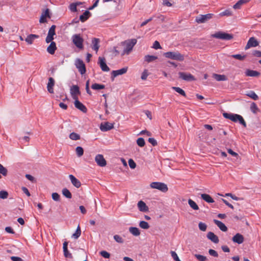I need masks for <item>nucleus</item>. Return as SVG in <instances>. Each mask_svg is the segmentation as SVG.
Wrapping results in <instances>:
<instances>
[{"instance_id": "19", "label": "nucleus", "mask_w": 261, "mask_h": 261, "mask_svg": "<svg viewBox=\"0 0 261 261\" xmlns=\"http://www.w3.org/2000/svg\"><path fill=\"white\" fill-rule=\"evenodd\" d=\"M223 116L224 118L226 119H228L234 122H237V117L238 116V114H234L231 113H223Z\"/></svg>"}, {"instance_id": "57", "label": "nucleus", "mask_w": 261, "mask_h": 261, "mask_svg": "<svg viewBox=\"0 0 261 261\" xmlns=\"http://www.w3.org/2000/svg\"><path fill=\"white\" fill-rule=\"evenodd\" d=\"M128 165L131 169H135L136 167V164L132 159L128 160Z\"/></svg>"}, {"instance_id": "2", "label": "nucleus", "mask_w": 261, "mask_h": 261, "mask_svg": "<svg viewBox=\"0 0 261 261\" xmlns=\"http://www.w3.org/2000/svg\"><path fill=\"white\" fill-rule=\"evenodd\" d=\"M163 55L167 58L179 61H182L184 60V56L178 51H168L165 53Z\"/></svg>"}, {"instance_id": "8", "label": "nucleus", "mask_w": 261, "mask_h": 261, "mask_svg": "<svg viewBox=\"0 0 261 261\" xmlns=\"http://www.w3.org/2000/svg\"><path fill=\"white\" fill-rule=\"evenodd\" d=\"M95 161L97 165L99 167H105L107 165V161L104 158L103 155L98 154L95 156Z\"/></svg>"}, {"instance_id": "24", "label": "nucleus", "mask_w": 261, "mask_h": 261, "mask_svg": "<svg viewBox=\"0 0 261 261\" xmlns=\"http://www.w3.org/2000/svg\"><path fill=\"white\" fill-rule=\"evenodd\" d=\"M99 39L96 38H93L92 40V48L96 51V53L98 51L99 48Z\"/></svg>"}, {"instance_id": "29", "label": "nucleus", "mask_w": 261, "mask_h": 261, "mask_svg": "<svg viewBox=\"0 0 261 261\" xmlns=\"http://www.w3.org/2000/svg\"><path fill=\"white\" fill-rule=\"evenodd\" d=\"M67 246H68V242H64L63 243V251H64V255L66 257H69L71 258L72 255L68 250L67 249Z\"/></svg>"}, {"instance_id": "9", "label": "nucleus", "mask_w": 261, "mask_h": 261, "mask_svg": "<svg viewBox=\"0 0 261 261\" xmlns=\"http://www.w3.org/2000/svg\"><path fill=\"white\" fill-rule=\"evenodd\" d=\"M128 70V67H125L117 70H113L111 72V79L114 81V79L120 75L125 74Z\"/></svg>"}, {"instance_id": "63", "label": "nucleus", "mask_w": 261, "mask_h": 261, "mask_svg": "<svg viewBox=\"0 0 261 261\" xmlns=\"http://www.w3.org/2000/svg\"><path fill=\"white\" fill-rule=\"evenodd\" d=\"M252 55L255 57H261V51L256 50H254L252 52Z\"/></svg>"}, {"instance_id": "12", "label": "nucleus", "mask_w": 261, "mask_h": 261, "mask_svg": "<svg viewBox=\"0 0 261 261\" xmlns=\"http://www.w3.org/2000/svg\"><path fill=\"white\" fill-rule=\"evenodd\" d=\"M258 45V42L254 37H251L248 41L247 44L245 46V49H247L251 47H256Z\"/></svg>"}, {"instance_id": "11", "label": "nucleus", "mask_w": 261, "mask_h": 261, "mask_svg": "<svg viewBox=\"0 0 261 261\" xmlns=\"http://www.w3.org/2000/svg\"><path fill=\"white\" fill-rule=\"evenodd\" d=\"M178 74L179 77L185 81H191L195 80L194 77L191 73L180 72Z\"/></svg>"}, {"instance_id": "15", "label": "nucleus", "mask_w": 261, "mask_h": 261, "mask_svg": "<svg viewBox=\"0 0 261 261\" xmlns=\"http://www.w3.org/2000/svg\"><path fill=\"white\" fill-rule=\"evenodd\" d=\"M46 18H50L49 10L48 9H46L44 12H43L40 17L39 22L40 23L46 22Z\"/></svg>"}, {"instance_id": "18", "label": "nucleus", "mask_w": 261, "mask_h": 261, "mask_svg": "<svg viewBox=\"0 0 261 261\" xmlns=\"http://www.w3.org/2000/svg\"><path fill=\"white\" fill-rule=\"evenodd\" d=\"M55 80L53 77H49L48 79V82L47 85V89L48 92L50 93H54V86L55 85Z\"/></svg>"}, {"instance_id": "28", "label": "nucleus", "mask_w": 261, "mask_h": 261, "mask_svg": "<svg viewBox=\"0 0 261 261\" xmlns=\"http://www.w3.org/2000/svg\"><path fill=\"white\" fill-rule=\"evenodd\" d=\"M213 77L217 81H225L227 80V78L226 75L223 74H218L217 73H214L213 74Z\"/></svg>"}, {"instance_id": "14", "label": "nucleus", "mask_w": 261, "mask_h": 261, "mask_svg": "<svg viewBox=\"0 0 261 261\" xmlns=\"http://www.w3.org/2000/svg\"><path fill=\"white\" fill-rule=\"evenodd\" d=\"M232 241L234 243L241 244L243 243L244 241V238L242 234L238 233L232 237Z\"/></svg>"}, {"instance_id": "21", "label": "nucleus", "mask_w": 261, "mask_h": 261, "mask_svg": "<svg viewBox=\"0 0 261 261\" xmlns=\"http://www.w3.org/2000/svg\"><path fill=\"white\" fill-rule=\"evenodd\" d=\"M138 208L139 210L141 211V212H147L148 211V206L146 205V203L141 200V201H139L138 203Z\"/></svg>"}, {"instance_id": "52", "label": "nucleus", "mask_w": 261, "mask_h": 261, "mask_svg": "<svg viewBox=\"0 0 261 261\" xmlns=\"http://www.w3.org/2000/svg\"><path fill=\"white\" fill-rule=\"evenodd\" d=\"M231 57L234 59L241 61L243 60L246 58V56H242L240 54L233 55L231 56Z\"/></svg>"}, {"instance_id": "36", "label": "nucleus", "mask_w": 261, "mask_h": 261, "mask_svg": "<svg viewBox=\"0 0 261 261\" xmlns=\"http://www.w3.org/2000/svg\"><path fill=\"white\" fill-rule=\"evenodd\" d=\"M250 110L253 114H256L257 112H259V109L257 106L254 102H252L250 105Z\"/></svg>"}, {"instance_id": "32", "label": "nucleus", "mask_w": 261, "mask_h": 261, "mask_svg": "<svg viewBox=\"0 0 261 261\" xmlns=\"http://www.w3.org/2000/svg\"><path fill=\"white\" fill-rule=\"evenodd\" d=\"M82 3L81 2H77V3H71L69 6V8L70 10L72 12H75L77 11V6L81 5Z\"/></svg>"}, {"instance_id": "23", "label": "nucleus", "mask_w": 261, "mask_h": 261, "mask_svg": "<svg viewBox=\"0 0 261 261\" xmlns=\"http://www.w3.org/2000/svg\"><path fill=\"white\" fill-rule=\"evenodd\" d=\"M207 238L214 243L219 242L218 237L212 232H208L207 234Z\"/></svg>"}, {"instance_id": "16", "label": "nucleus", "mask_w": 261, "mask_h": 261, "mask_svg": "<svg viewBox=\"0 0 261 261\" xmlns=\"http://www.w3.org/2000/svg\"><path fill=\"white\" fill-rule=\"evenodd\" d=\"M69 178L71 181L72 184L76 188H79L81 186V181L76 178L74 175L72 174H70L69 175Z\"/></svg>"}, {"instance_id": "4", "label": "nucleus", "mask_w": 261, "mask_h": 261, "mask_svg": "<svg viewBox=\"0 0 261 261\" xmlns=\"http://www.w3.org/2000/svg\"><path fill=\"white\" fill-rule=\"evenodd\" d=\"M212 37L224 40H230L233 38L232 35L223 32H218L214 34H213Z\"/></svg>"}, {"instance_id": "37", "label": "nucleus", "mask_w": 261, "mask_h": 261, "mask_svg": "<svg viewBox=\"0 0 261 261\" xmlns=\"http://www.w3.org/2000/svg\"><path fill=\"white\" fill-rule=\"evenodd\" d=\"M81 234V230L80 225L77 227L75 232L72 234V237L75 239H78Z\"/></svg>"}, {"instance_id": "38", "label": "nucleus", "mask_w": 261, "mask_h": 261, "mask_svg": "<svg viewBox=\"0 0 261 261\" xmlns=\"http://www.w3.org/2000/svg\"><path fill=\"white\" fill-rule=\"evenodd\" d=\"M246 95L254 100H256L258 99V96L253 91H250L246 94Z\"/></svg>"}, {"instance_id": "30", "label": "nucleus", "mask_w": 261, "mask_h": 261, "mask_svg": "<svg viewBox=\"0 0 261 261\" xmlns=\"http://www.w3.org/2000/svg\"><path fill=\"white\" fill-rule=\"evenodd\" d=\"M90 15V12L89 11H86L82 15L80 16V20L82 22H85L89 18Z\"/></svg>"}, {"instance_id": "34", "label": "nucleus", "mask_w": 261, "mask_h": 261, "mask_svg": "<svg viewBox=\"0 0 261 261\" xmlns=\"http://www.w3.org/2000/svg\"><path fill=\"white\" fill-rule=\"evenodd\" d=\"M248 0H239L235 5H233V8L234 9H240L242 5L248 3Z\"/></svg>"}, {"instance_id": "47", "label": "nucleus", "mask_w": 261, "mask_h": 261, "mask_svg": "<svg viewBox=\"0 0 261 261\" xmlns=\"http://www.w3.org/2000/svg\"><path fill=\"white\" fill-rule=\"evenodd\" d=\"M238 118H237V121H239V123L242 124V125H243L244 127H246L247 125H246V122L245 121L244 118H243V117L240 115H239L238 116H237Z\"/></svg>"}, {"instance_id": "20", "label": "nucleus", "mask_w": 261, "mask_h": 261, "mask_svg": "<svg viewBox=\"0 0 261 261\" xmlns=\"http://www.w3.org/2000/svg\"><path fill=\"white\" fill-rule=\"evenodd\" d=\"M74 106L77 109H79L84 113H86L87 111L86 107L82 103L79 101L77 99H75Z\"/></svg>"}, {"instance_id": "40", "label": "nucleus", "mask_w": 261, "mask_h": 261, "mask_svg": "<svg viewBox=\"0 0 261 261\" xmlns=\"http://www.w3.org/2000/svg\"><path fill=\"white\" fill-rule=\"evenodd\" d=\"M62 194L66 198L70 199L72 197V195L69 190L67 188H64L62 190Z\"/></svg>"}, {"instance_id": "43", "label": "nucleus", "mask_w": 261, "mask_h": 261, "mask_svg": "<svg viewBox=\"0 0 261 261\" xmlns=\"http://www.w3.org/2000/svg\"><path fill=\"white\" fill-rule=\"evenodd\" d=\"M172 88L173 90H174L176 92L180 94V95L184 96V97L186 96V94L185 92L180 88L176 87H173Z\"/></svg>"}, {"instance_id": "1", "label": "nucleus", "mask_w": 261, "mask_h": 261, "mask_svg": "<svg viewBox=\"0 0 261 261\" xmlns=\"http://www.w3.org/2000/svg\"><path fill=\"white\" fill-rule=\"evenodd\" d=\"M137 42V40L136 39H128L122 42L121 44L124 46V48L121 53V55H129Z\"/></svg>"}, {"instance_id": "26", "label": "nucleus", "mask_w": 261, "mask_h": 261, "mask_svg": "<svg viewBox=\"0 0 261 261\" xmlns=\"http://www.w3.org/2000/svg\"><path fill=\"white\" fill-rule=\"evenodd\" d=\"M214 222L216 225L220 228V229L223 231H226L227 230V227L225 226V225L221 222L220 221L217 220H214Z\"/></svg>"}, {"instance_id": "60", "label": "nucleus", "mask_w": 261, "mask_h": 261, "mask_svg": "<svg viewBox=\"0 0 261 261\" xmlns=\"http://www.w3.org/2000/svg\"><path fill=\"white\" fill-rule=\"evenodd\" d=\"M208 253L211 255L213 256L214 257L218 256V253L215 250H214L213 249H210L208 250Z\"/></svg>"}, {"instance_id": "64", "label": "nucleus", "mask_w": 261, "mask_h": 261, "mask_svg": "<svg viewBox=\"0 0 261 261\" xmlns=\"http://www.w3.org/2000/svg\"><path fill=\"white\" fill-rule=\"evenodd\" d=\"M11 259L13 261H23L21 258L17 256H11Z\"/></svg>"}, {"instance_id": "49", "label": "nucleus", "mask_w": 261, "mask_h": 261, "mask_svg": "<svg viewBox=\"0 0 261 261\" xmlns=\"http://www.w3.org/2000/svg\"><path fill=\"white\" fill-rule=\"evenodd\" d=\"M198 227L200 230L205 231L206 230L207 225L205 223L200 222L198 224Z\"/></svg>"}, {"instance_id": "42", "label": "nucleus", "mask_w": 261, "mask_h": 261, "mask_svg": "<svg viewBox=\"0 0 261 261\" xmlns=\"http://www.w3.org/2000/svg\"><path fill=\"white\" fill-rule=\"evenodd\" d=\"M75 152L77 156L81 157L84 154V149L82 147L77 146L75 148Z\"/></svg>"}, {"instance_id": "31", "label": "nucleus", "mask_w": 261, "mask_h": 261, "mask_svg": "<svg viewBox=\"0 0 261 261\" xmlns=\"http://www.w3.org/2000/svg\"><path fill=\"white\" fill-rule=\"evenodd\" d=\"M201 197L203 200L208 203H213L214 202L213 199L208 194H202L201 195Z\"/></svg>"}, {"instance_id": "5", "label": "nucleus", "mask_w": 261, "mask_h": 261, "mask_svg": "<svg viewBox=\"0 0 261 261\" xmlns=\"http://www.w3.org/2000/svg\"><path fill=\"white\" fill-rule=\"evenodd\" d=\"M150 186L152 189H158L163 192H166L168 190L167 185L160 182H152Z\"/></svg>"}, {"instance_id": "6", "label": "nucleus", "mask_w": 261, "mask_h": 261, "mask_svg": "<svg viewBox=\"0 0 261 261\" xmlns=\"http://www.w3.org/2000/svg\"><path fill=\"white\" fill-rule=\"evenodd\" d=\"M75 65L81 74L85 73L86 71V66L82 60L77 59L75 62Z\"/></svg>"}, {"instance_id": "7", "label": "nucleus", "mask_w": 261, "mask_h": 261, "mask_svg": "<svg viewBox=\"0 0 261 261\" xmlns=\"http://www.w3.org/2000/svg\"><path fill=\"white\" fill-rule=\"evenodd\" d=\"M213 16V14L208 13L205 15H199L196 18V21L198 23H204L211 19Z\"/></svg>"}, {"instance_id": "56", "label": "nucleus", "mask_w": 261, "mask_h": 261, "mask_svg": "<svg viewBox=\"0 0 261 261\" xmlns=\"http://www.w3.org/2000/svg\"><path fill=\"white\" fill-rule=\"evenodd\" d=\"M195 256L199 261H205L206 260V257L202 255L195 254Z\"/></svg>"}, {"instance_id": "17", "label": "nucleus", "mask_w": 261, "mask_h": 261, "mask_svg": "<svg viewBox=\"0 0 261 261\" xmlns=\"http://www.w3.org/2000/svg\"><path fill=\"white\" fill-rule=\"evenodd\" d=\"M80 93L79 88L77 85H73L70 88V93L74 99H77L76 95Z\"/></svg>"}, {"instance_id": "35", "label": "nucleus", "mask_w": 261, "mask_h": 261, "mask_svg": "<svg viewBox=\"0 0 261 261\" xmlns=\"http://www.w3.org/2000/svg\"><path fill=\"white\" fill-rule=\"evenodd\" d=\"M157 59L158 57L155 56L146 55L144 57V61L148 63L153 62Z\"/></svg>"}, {"instance_id": "61", "label": "nucleus", "mask_w": 261, "mask_h": 261, "mask_svg": "<svg viewBox=\"0 0 261 261\" xmlns=\"http://www.w3.org/2000/svg\"><path fill=\"white\" fill-rule=\"evenodd\" d=\"M148 142L154 146L157 145L156 141L153 138H149L148 139Z\"/></svg>"}, {"instance_id": "58", "label": "nucleus", "mask_w": 261, "mask_h": 261, "mask_svg": "<svg viewBox=\"0 0 261 261\" xmlns=\"http://www.w3.org/2000/svg\"><path fill=\"white\" fill-rule=\"evenodd\" d=\"M100 254L102 256H103L105 258H110V254L109 252L106 251H102L100 252Z\"/></svg>"}, {"instance_id": "46", "label": "nucleus", "mask_w": 261, "mask_h": 261, "mask_svg": "<svg viewBox=\"0 0 261 261\" xmlns=\"http://www.w3.org/2000/svg\"><path fill=\"white\" fill-rule=\"evenodd\" d=\"M69 138L72 140H77L80 139V136L79 134L73 132L70 134Z\"/></svg>"}, {"instance_id": "48", "label": "nucleus", "mask_w": 261, "mask_h": 261, "mask_svg": "<svg viewBox=\"0 0 261 261\" xmlns=\"http://www.w3.org/2000/svg\"><path fill=\"white\" fill-rule=\"evenodd\" d=\"M137 143L139 146L141 147H143L145 144V141H144V139L142 138H139L137 140Z\"/></svg>"}, {"instance_id": "27", "label": "nucleus", "mask_w": 261, "mask_h": 261, "mask_svg": "<svg viewBox=\"0 0 261 261\" xmlns=\"http://www.w3.org/2000/svg\"><path fill=\"white\" fill-rule=\"evenodd\" d=\"M39 38V36L35 34H30L27 36L25 41L29 44H32L35 39Z\"/></svg>"}, {"instance_id": "59", "label": "nucleus", "mask_w": 261, "mask_h": 261, "mask_svg": "<svg viewBox=\"0 0 261 261\" xmlns=\"http://www.w3.org/2000/svg\"><path fill=\"white\" fill-rule=\"evenodd\" d=\"M51 196L53 199L55 201H59L60 200V195L57 193H53Z\"/></svg>"}, {"instance_id": "10", "label": "nucleus", "mask_w": 261, "mask_h": 261, "mask_svg": "<svg viewBox=\"0 0 261 261\" xmlns=\"http://www.w3.org/2000/svg\"><path fill=\"white\" fill-rule=\"evenodd\" d=\"M98 64L99 65L101 69L105 72H108L110 71V68L107 66L106 63V59L104 57H99L98 58Z\"/></svg>"}, {"instance_id": "41", "label": "nucleus", "mask_w": 261, "mask_h": 261, "mask_svg": "<svg viewBox=\"0 0 261 261\" xmlns=\"http://www.w3.org/2000/svg\"><path fill=\"white\" fill-rule=\"evenodd\" d=\"M91 88L93 90H100L104 89L105 88V86L102 84L94 83L92 85Z\"/></svg>"}, {"instance_id": "62", "label": "nucleus", "mask_w": 261, "mask_h": 261, "mask_svg": "<svg viewBox=\"0 0 261 261\" xmlns=\"http://www.w3.org/2000/svg\"><path fill=\"white\" fill-rule=\"evenodd\" d=\"M153 48L154 49H159L161 48L160 43L158 41H154L153 44Z\"/></svg>"}, {"instance_id": "3", "label": "nucleus", "mask_w": 261, "mask_h": 261, "mask_svg": "<svg viewBox=\"0 0 261 261\" xmlns=\"http://www.w3.org/2000/svg\"><path fill=\"white\" fill-rule=\"evenodd\" d=\"M73 43L79 49L83 48L84 39L80 34H74L72 36Z\"/></svg>"}, {"instance_id": "53", "label": "nucleus", "mask_w": 261, "mask_h": 261, "mask_svg": "<svg viewBox=\"0 0 261 261\" xmlns=\"http://www.w3.org/2000/svg\"><path fill=\"white\" fill-rule=\"evenodd\" d=\"M221 16H231L232 12L229 10H226L224 11L221 12L219 14Z\"/></svg>"}, {"instance_id": "33", "label": "nucleus", "mask_w": 261, "mask_h": 261, "mask_svg": "<svg viewBox=\"0 0 261 261\" xmlns=\"http://www.w3.org/2000/svg\"><path fill=\"white\" fill-rule=\"evenodd\" d=\"M129 231L135 236H138L140 234V230L135 227H130L129 228Z\"/></svg>"}, {"instance_id": "51", "label": "nucleus", "mask_w": 261, "mask_h": 261, "mask_svg": "<svg viewBox=\"0 0 261 261\" xmlns=\"http://www.w3.org/2000/svg\"><path fill=\"white\" fill-rule=\"evenodd\" d=\"M114 239L115 240V241L119 243H123L124 242L123 238L121 236L117 234H116L114 236Z\"/></svg>"}, {"instance_id": "13", "label": "nucleus", "mask_w": 261, "mask_h": 261, "mask_svg": "<svg viewBox=\"0 0 261 261\" xmlns=\"http://www.w3.org/2000/svg\"><path fill=\"white\" fill-rule=\"evenodd\" d=\"M114 127V125L112 123L108 122L102 123L100 126V129L101 131L106 132L111 130Z\"/></svg>"}, {"instance_id": "22", "label": "nucleus", "mask_w": 261, "mask_h": 261, "mask_svg": "<svg viewBox=\"0 0 261 261\" xmlns=\"http://www.w3.org/2000/svg\"><path fill=\"white\" fill-rule=\"evenodd\" d=\"M245 75L247 76L257 77L259 76L260 73L255 70L247 69L245 71Z\"/></svg>"}, {"instance_id": "25", "label": "nucleus", "mask_w": 261, "mask_h": 261, "mask_svg": "<svg viewBox=\"0 0 261 261\" xmlns=\"http://www.w3.org/2000/svg\"><path fill=\"white\" fill-rule=\"evenodd\" d=\"M57 49L56 44L55 42H51L50 45L47 48V51L51 55L54 54Z\"/></svg>"}, {"instance_id": "55", "label": "nucleus", "mask_w": 261, "mask_h": 261, "mask_svg": "<svg viewBox=\"0 0 261 261\" xmlns=\"http://www.w3.org/2000/svg\"><path fill=\"white\" fill-rule=\"evenodd\" d=\"M171 256L172 257V258H173V259L175 260V261H181L177 253L175 252V251H171Z\"/></svg>"}, {"instance_id": "39", "label": "nucleus", "mask_w": 261, "mask_h": 261, "mask_svg": "<svg viewBox=\"0 0 261 261\" xmlns=\"http://www.w3.org/2000/svg\"><path fill=\"white\" fill-rule=\"evenodd\" d=\"M188 203L190 207L194 210H198L199 209V207L197 204L196 203L195 201L193 200L189 199L188 200Z\"/></svg>"}, {"instance_id": "50", "label": "nucleus", "mask_w": 261, "mask_h": 261, "mask_svg": "<svg viewBox=\"0 0 261 261\" xmlns=\"http://www.w3.org/2000/svg\"><path fill=\"white\" fill-rule=\"evenodd\" d=\"M8 196V193L6 191H0V198L5 199L7 198Z\"/></svg>"}, {"instance_id": "45", "label": "nucleus", "mask_w": 261, "mask_h": 261, "mask_svg": "<svg viewBox=\"0 0 261 261\" xmlns=\"http://www.w3.org/2000/svg\"><path fill=\"white\" fill-rule=\"evenodd\" d=\"M139 226L141 228H142L143 229H147L149 228V225L148 223L147 222L144 221H141L140 222Z\"/></svg>"}, {"instance_id": "44", "label": "nucleus", "mask_w": 261, "mask_h": 261, "mask_svg": "<svg viewBox=\"0 0 261 261\" xmlns=\"http://www.w3.org/2000/svg\"><path fill=\"white\" fill-rule=\"evenodd\" d=\"M56 25H53L49 29L47 35L52 36L54 37V36L56 34L55 33V29H56Z\"/></svg>"}, {"instance_id": "54", "label": "nucleus", "mask_w": 261, "mask_h": 261, "mask_svg": "<svg viewBox=\"0 0 261 261\" xmlns=\"http://www.w3.org/2000/svg\"><path fill=\"white\" fill-rule=\"evenodd\" d=\"M148 75V70L147 69H144L142 73L141 78L142 80H146Z\"/></svg>"}]
</instances>
